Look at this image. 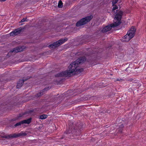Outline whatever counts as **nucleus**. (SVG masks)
<instances>
[{
    "label": "nucleus",
    "instance_id": "obj_1",
    "mask_svg": "<svg viewBox=\"0 0 146 146\" xmlns=\"http://www.w3.org/2000/svg\"><path fill=\"white\" fill-rule=\"evenodd\" d=\"M75 62L71 63L68 66V69L62 72H60L56 74V77H70L72 73L76 72L77 73H80L83 71V68H77L78 66Z\"/></svg>",
    "mask_w": 146,
    "mask_h": 146
},
{
    "label": "nucleus",
    "instance_id": "obj_2",
    "mask_svg": "<svg viewBox=\"0 0 146 146\" xmlns=\"http://www.w3.org/2000/svg\"><path fill=\"white\" fill-rule=\"evenodd\" d=\"M123 15V12L119 11L115 15L114 18V22L110 25L104 27L102 30L103 33L106 32L110 31L112 27H114L119 25L121 23V20Z\"/></svg>",
    "mask_w": 146,
    "mask_h": 146
},
{
    "label": "nucleus",
    "instance_id": "obj_3",
    "mask_svg": "<svg viewBox=\"0 0 146 146\" xmlns=\"http://www.w3.org/2000/svg\"><path fill=\"white\" fill-rule=\"evenodd\" d=\"M136 31V29L134 27H132L130 30L127 32V34L125 35L122 39V41L124 42H127L134 36Z\"/></svg>",
    "mask_w": 146,
    "mask_h": 146
},
{
    "label": "nucleus",
    "instance_id": "obj_4",
    "mask_svg": "<svg viewBox=\"0 0 146 146\" xmlns=\"http://www.w3.org/2000/svg\"><path fill=\"white\" fill-rule=\"evenodd\" d=\"M92 18L93 16L92 15H90L83 18L76 23V25L77 27H80L86 24L88 22H89Z\"/></svg>",
    "mask_w": 146,
    "mask_h": 146
},
{
    "label": "nucleus",
    "instance_id": "obj_5",
    "mask_svg": "<svg viewBox=\"0 0 146 146\" xmlns=\"http://www.w3.org/2000/svg\"><path fill=\"white\" fill-rule=\"evenodd\" d=\"M68 40L67 38L61 39L57 41L54 42L53 44L49 45L48 47L51 49L55 48L56 47H58L62 44L63 43L67 41Z\"/></svg>",
    "mask_w": 146,
    "mask_h": 146
},
{
    "label": "nucleus",
    "instance_id": "obj_6",
    "mask_svg": "<svg viewBox=\"0 0 146 146\" xmlns=\"http://www.w3.org/2000/svg\"><path fill=\"white\" fill-rule=\"evenodd\" d=\"M22 29L21 27H20L16 29L10 33V35L11 36H15L19 34L22 31Z\"/></svg>",
    "mask_w": 146,
    "mask_h": 146
},
{
    "label": "nucleus",
    "instance_id": "obj_7",
    "mask_svg": "<svg viewBox=\"0 0 146 146\" xmlns=\"http://www.w3.org/2000/svg\"><path fill=\"white\" fill-rule=\"evenodd\" d=\"M23 50V48L22 47L19 46L16 47V48H14L13 50H11L9 53V54H10L11 53H13L14 52H19L22 51Z\"/></svg>",
    "mask_w": 146,
    "mask_h": 146
},
{
    "label": "nucleus",
    "instance_id": "obj_8",
    "mask_svg": "<svg viewBox=\"0 0 146 146\" xmlns=\"http://www.w3.org/2000/svg\"><path fill=\"white\" fill-rule=\"evenodd\" d=\"M86 59L85 57H81L79 58L75 62L76 63L78 66V64L84 62L86 60Z\"/></svg>",
    "mask_w": 146,
    "mask_h": 146
},
{
    "label": "nucleus",
    "instance_id": "obj_9",
    "mask_svg": "<svg viewBox=\"0 0 146 146\" xmlns=\"http://www.w3.org/2000/svg\"><path fill=\"white\" fill-rule=\"evenodd\" d=\"M19 137V133L18 134H10L8 136H5V137L7 139H9L11 138H17Z\"/></svg>",
    "mask_w": 146,
    "mask_h": 146
},
{
    "label": "nucleus",
    "instance_id": "obj_10",
    "mask_svg": "<svg viewBox=\"0 0 146 146\" xmlns=\"http://www.w3.org/2000/svg\"><path fill=\"white\" fill-rule=\"evenodd\" d=\"M26 80H24V79L20 80L19 81V82L17 83V88H20L23 85V83H24V81Z\"/></svg>",
    "mask_w": 146,
    "mask_h": 146
},
{
    "label": "nucleus",
    "instance_id": "obj_11",
    "mask_svg": "<svg viewBox=\"0 0 146 146\" xmlns=\"http://www.w3.org/2000/svg\"><path fill=\"white\" fill-rule=\"evenodd\" d=\"M49 90V88H44L43 90H42L40 92L38 93L36 95V96L39 97L44 94V93L45 91H47Z\"/></svg>",
    "mask_w": 146,
    "mask_h": 146
},
{
    "label": "nucleus",
    "instance_id": "obj_12",
    "mask_svg": "<svg viewBox=\"0 0 146 146\" xmlns=\"http://www.w3.org/2000/svg\"><path fill=\"white\" fill-rule=\"evenodd\" d=\"M31 118H30L27 119L22 121V123L23 124V123L29 124L31 123Z\"/></svg>",
    "mask_w": 146,
    "mask_h": 146
},
{
    "label": "nucleus",
    "instance_id": "obj_13",
    "mask_svg": "<svg viewBox=\"0 0 146 146\" xmlns=\"http://www.w3.org/2000/svg\"><path fill=\"white\" fill-rule=\"evenodd\" d=\"M124 126L123 125L121 124L120 126H119V127L118 129V133H121L122 132V129L123 127Z\"/></svg>",
    "mask_w": 146,
    "mask_h": 146
},
{
    "label": "nucleus",
    "instance_id": "obj_14",
    "mask_svg": "<svg viewBox=\"0 0 146 146\" xmlns=\"http://www.w3.org/2000/svg\"><path fill=\"white\" fill-rule=\"evenodd\" d=\"M63 3L61 0H60L58 4V7L59 8H61L62 7Z\"/></svg>",
    "mask_w": 146,
    "mask_h": 146
},
{
    "label": "nucleus",
    "instance_id": "obj_15",
    "mask_svg": "<svg viewBox=\"0 0 146 146\" xmlns=\"http://www.w3.org/2000/svg\"><path fill=\"white\" fill-rule=\"evenodd\" d=\"M47 117V115H41L40 117V118L41 119H44L46 118Z\"/></svg>",
    "mask_w": 146,
    "mask_h": 146
},
{
    "label": "nucleus",
    "instance_id": "obj_16",
    "mask_svg": "<svg viewBox=\"0 0 146 146\" xmlns=\"http://www.w3.org/2000/svg\"><path fill=\"white\" fill-rule=\"evenodd\" d=\"M27 135V134L23 132H21L19 133V137L22 136H26Z\"/></svg>",
    "mask_w": 146,
    "mask_h": 146
},
{
    "label": "nucleus",
    "instance_id": "obj_17",
    "mask_svg": "<svg viewBox=\"0 0 146 146\" xmlns=\"http://www.w3.org/2000/svg\"><path fill=\"white\" fill-rule=\"evenodd\" d=\"M21 124H23L22 123V121L17 123L15 125V127H16L17 126H19L21 125Z\"/></svg>",
    "mask_w": 146,
    "mask_h": 146
},
{
    "label": "nucleus",
    "instance_id": "obj_18",
    "mask_svg": "<svg viewBox=\"0 0 146 146\" xmlns=\"http://www.w3.org/2000/svg\"><path fill=\"white\" fill-rule=\"evenodd\" d=\"M118 0H112V4L113 6H114V5L118 1Z\"/></svg>",
    "mask_w": 146,
    "mask_h": 146
},
{
    "label": "nucleus",
    "instance_id": "obj_19",
    "mask_svg": "<svg viewBox=\"0 0 146 146\" xmlns=\"http://www.w3.org/2000/svg\"><path fill=\"white\" fill-rule=\"evenodd\" d=\"M28 19H27V18H25L23 19L21 21V22H23L25 21H27Z\"/></svg>",
    "mask_w": 146,
    "mask_h": 146
},
{
    "label": "nucleus",
    "instance_id": "obj_20",
    "mask_svg": "<svg viewBox=\"0 0 146 146\" xmlns=\"http://www.w3.org/2000/svg\"><path fill=\"white\" fill-rule=\"evenodd\" d=\"M113 6V9H112V11H113L114 10L117 9L118 7L116 5H115V4L114 5V6Z\"/></svg>",
    "mask_w": 146,
    "mask_h": 146
},
{
    "label": "nucleus",
    "instance_id": "obj_21",
    "mask_svg": "<svg viewBox=\"0 0 146 146\" xmlns=\"http://www.w3.org/2000/svg\"><path fill=\"white\" fill-rule=\"evenodd\" d=\"M66 134H68L70 133L71 132V131L70 130H66Z\"/></svg>",
    "mask_w": 146,
    "mask_h": 146
},
{
    "label": "nucleus",
    "instance_id": "obj_22",
    "mask_svg": "<svg viewBox=\"0 0 146 146\" xmlns=\"http://www.w3.org/2000/svg\"><path fill=\"white\" fill-rule=\"evenodd\" d=\"M122 80V79H121V78H117L116 80V81H120L121 80Z\"/></svg>",
    "mask_w": 146,
    "mask_h": 146
},
{
    "label": "nucleus",
    "instance_id": "obj_23",
    "mask_svg": "<svg viewBox=\"0 0 146 146\" xmlns=\"http://www.w3.org/2000/svg\"><path fill=\"white\" fill-rule=\"evenodd\" d=\"M6 0H0V1H4Z\"/></svg>",
    "mask_w": 146,
    "mask_h": 146
},
{
    "label": "nucleus",
    "instance_id": "obj_24",
    "mask_svg": "<svg viewBox=\"0 0 146 146\" xmlns=\"http://www.w3.org/2000/svg\"><path fill=\"white\" fill-rule=\"evenodd\" d=\"M31 111H28V113H30V112H31Z\"/></svg>",
    "mask_w": 146,
    "mask_h": 146
},
{
    "label": "nucleus",
    "instance_id": "obj_25",
    "mask_svg": "<svg viewBox=\"0 0 146 146\" xmlns=\"http://www.w3.org/2000/svg\"><path fill=\"white\" fill-rule=\"evenodd\" d=\"M27 112H25V113L23 114V115H24V114H26V113H27Z\"/></svg>",
    "mask_w": 146,
    "mask_h": 146
}]
</instances>
